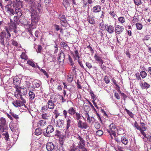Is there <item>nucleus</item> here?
I'll use <instances>...</instances> for the list:
<instances>
[{
	"label": "nucleus",
	"instance_id": "f704fd0d",
	"mask_svg": "<svg viewBox=\"0 0 151 151\" xmlns=\"http://www.w3.org/2000/svg\"><path fill=\"white\" fill-rule=\"evenodd\" d=\"M57 99L58 98L57 96L54 94L52 95L50 97V100L52 101L54 103L56 102Z\"/></svg>",
	"mask_w": 151,
	"mask_h": 151
},
{
	"label": "nucleus",
	"instance_id": "338daca9",
	"mask_svg": "<svg viewBox=\"0 0 151 151\" xmlns=\"http://www.w3.org/2000/svg\"><path fill=\"white\" fill-rule=\"evenodd\" d=\"M86 66L89 69H91L92 68V65L91 63L88 62H86Z\"/></svg>",
	"mask_w": 151,
	"mask_h": 151
},
{
	"label": "nucleus",
	"instance_id": "603ef678",
	"mask_svg": "<svg viewBox=\"0 0 151 151\" xmlns=\"http://www.w3.org/2000/svg\"><path fill=\"white\" fill-rule=\"evenodd\" d=\"M20 57L22 59L25 60H27L28 58L27 56L26 55L25 53L24 52H22Z\"/></svg>",
	"mask_w": 151,
	"mask_h": 151
},
{
	"label": "nucleus",
	"instance_id": "09e8293b",
	"mask_svg": "<svg viewBox=\"0 0 151 151\" xmlns=\"http://www.w3.org/2000/svg\"><path fill=\"white\" fill-rule=\"evenodd\" d=\"M27 63L29 65L32 66L33 67H35V65L33 61L31 60H29L27 62Z\"/></svg>",
	"mask_w": 151,
	"mask_h": 151
},
{
	"label": "nucleus",
	"instance_id": "0eeeda50",
	"mask_svg": "<svg viewBox=\"0 0 151 151\" xmlns=\"http://www.w3.org/2000/svg\"><path fill=\"white\" fill-rule=\"evenodd\" d=\"M56 147V146L51 142H48L46 144V148L47 150L48 151H52L55 150Z\"/></svg>",
	"mask_w": 151,
	"mask_h": 151
},
{
	"label": "nucleus",
	"instance_id": "774afa93",
	"mask_svg": "<svg viewBox=\"0 0 151 151\" xmlns=\"http://www.w3.org/2000/svg\"><path fill=\"white\" fill-rule=\"evenodd\" d=\"M104 80L105 81V83L107 84L109 83L110 82V80L109 78L107 76H105L104 77Z\"/></svg>",
	"mask_w": 151,
	"mask_h": 151
},
{
	"label": "nucleus",
	"instance_id": "f3484780",
	"mask_svg": "<svg viewBox=\"0 0 151 151\" xmlns=\"http://www.w3.org/2000/svg\"><path fill=\"white\" fill-rule=\"evenodd\" d=\"M0 36L1 38L10 37L11 34L8 31H6V33L5 31H3L0 33Z\"/></svg>",
	"mask_w": 151,
	"mask_h": 151
},
{
	"label": "nucleus",
	"instance_id": "dca6fc26",
	"mask_svg": "<svg viewBox=\"0 0 151 151\" xmlns=\"http://www.w3.org/2000/svg\"><path fill=\"white\" fill-rule=\"evenodd\" d=\"M18 99H24L22 97V95L20 93V88L16 89V92L14 95Z\"/></svg>",
	"mask_w": 151,
	"mask_h": 151
},
{
	"label": "nucleus",
	"instance_id": "8fccbe9b",
	"mask_svg": "<svg viewBox=\"0 0 151 151\" xmlns=\"http://www.w3.org/2000/svg\"><path fill=\"white\" fill-rule=\"evenodd\" d=\"M20 17H18L17 16H16L14 17V22H15L17 24H19V18Z\"/></svg>",
	"mask_w": 151,
	"mask_h": 151
},
{
	"label": "nucleus",
	"instance_id": "c85d7f7f",
	"mask_svg": "<svg viewBox=\"0 0 151 151\" xmlns=\"http://www.w3.org/2000/svg\"><path fill=\"white\" fill-rule=\"evenodd\" d=\"M58 19L60 20V21H62L64 22V21H67L65 15L62 14H59Z\"/></svg>",
	"mask_w": 151,
	"mask_h": 151
},
{
	"label": "nucleus",
	"instance_id": "680f3d73",
	"mask_svg": "<svg viewBox=\"0 0 151 151\" xmlns=\"http://www.w3.org/2000/svg\"><path fill=\"white\" fill-rule=\"evenodd\" d=\"M88 2H84L83 3V8H85V9L84 10V12L86 11V7L88 5Z\"/></svg>",
	"mask_w": 151,
	"mask_h": 151
},
{
	"label": "nucleus",
	"instance_id": "bf43d9fd",
	"mask_svg": "<svg viewBox=\"0 0 151 151\" xmlns=\"http://www.w3.org/2000/svg\"><path fill=\"white\" fill-rule=\"evenodd\" d=\"M61 47H63L64 49H66L68 47V45L67 43L64 42H62L61 43Z\"/></svg>",
	"mask_w": 151,
	"mask_h": 151
},
{
	"label": "nucleus",
	"instance_id": "2f4dec72",
	"mask_svg": "<svg viewBox=\"0 0 151 151\" xmlns=\"http://www.w3.org/2000/svg\"><path fill=\"white\" fill-rule=\"evenodd\" d=\"M42 132V129L40 128H38L35 129V135L38 136L41 134Z\"/></svg>",
	"mask_w": 151,
	"mask_h": 151
},
{
	"label": "nucleus",
	"instance_id": "5701e85b",
	"mask_svg": "<svg viewBox=\"0 0 151 151\" xmlns=\"http://www.w3.org/2000/svg\"><path fill=\"white\" fill-rule=\"evenodd\" d=\"M47 123L46 121L41 120L38 122L37 123V125L38 127H42L46 125Z\"/></svg>",
	"mask_w": 151,
	"mask_h": 151
},
{
	"label": "nucleus",
	"instance_id": "4d7b16f0",
	"mask_svg": "<svg viewBox=\"0 0 151 151\" xmlns=\"http://www.w3.org/2000/svg\"><path fill=\"white\" fill-rule=\"evenodd\" d=\"M118 21L121 23H123L125 22V19L123 17H121L118 18Z\"/></svg>",
	"mask_w": 151,
	"mask_h": 151
},
{
	"label": "nucleus",
	"instance_id": "a18cd8bd",
	"mask_svg": "<svg viewBox=\"0 0 151 151\" xmlns=\"http://www.w3.org/2000/svg\"><path fill=\"white\" fill-rule=\"evenodd\" d=\"M125 110L126 111L127 113L129 115V116L131 118H133L134 115L132 113V112L130 111L129 110H128L127 109H125Z\"/></svg>",
	"mask_w": 151,
	"mask_h": 151
},
{
	"label": "nucleus",
	"instance_id": "20e7f679",
	"mask_svg": "<svg viewBox=\"0 0 151 151\" xmlns=\"http://www.w3.org/2000/svg\"><path fill=\"white\" fill-rule=\"evenodd\" d=\"M17 99L16 101L12 102V104L16 107H21L24 105L26 103V101L24 99Z\"/></svg>",
	"mask_w": 151,
	"mask_h": 151
},
{
	"label": "nucleus",
	"instance_id": "c756f323",
	"mask_svg": "<svg viewBox=\"0 0 151 151\" xmlns=\"http://www.w3.org/2000/svg\"><path fill=\"white\" fill-rule=\"evenodd\" d=\"M94 58L96 61H98L99 63H101L102 64L103 63V60H102L101 58L100 57L97 56L96 54H95Z\"/></svg>",
	"mask_w": 151,
	"mask_h": 151
},
{
	"label": "nucleus",
	"instance_id": "cd10ccee",
	"mask_svg": "<svg viewBox=\"0 0 151 151\" xmlns=\"http://www.w3.org/2000/svg\"><path fill=\"white\" fill-rule=\"evenodd\" d=\"M87 21L91 24H94L95 23L94 18L93 17H91L89 15L88 16Z\"/></svg>",
	"mask_w": 151,
	"mask_h": 151
},
{
	"label": "nucleus",
	"instance_id": "052dcab7",
	"mask_svg": "<svg viewBox=\"0 0 151 151\" xmlns=\"http://www.w3.org/2000/svg\"><path fill=\"white\" fill-rule=\"evenodd\" d=\"M61 25L63 27H66L68 24L67 21H64V22L62 21H60Z\"/></svg>",
	"mask_w": 151,
	"mask_h": 151
},
{
	"label": "nucleus",
	"instance_id": "a878e982",
	"mask_svg": "<svg viewBox=\"0 0 151 151\" xmlns=\"http://www.w3.org/2000/svg\"><path fill=\"white\" fill-rule=\"evenodd\" d=\"M68 112L70 115H73L76 113V109L73 107H71L68 110Z\"/></svg>",
	"mask_w": 151,
	"mask_h": 151
},
{
	"label": "nucleus",
	"instance_id": "f03ea898",
	"mask_svg": "<svg viewBox=\"0 0 151 151\" xmlns=\"http://www.w3.org/2000/svg\"><path fill=\"white\" fill-rule=\"evenodd\" d=\"M19 25L23 26L25 28L27 29L29 32L31 37H32L33 35L32 33V29L30 24L29 21L24 18H21L20 19Z\"/></svg>",
	"mask_w": 151,
	"mask_h": 151
},
{
	"label": "nucleus",
	"instance_id": "0e129e2a",
	"mask_svg": "<svg viewBox=\"0 0 151 151\" xmlns=\"http://www.w3.org/2000/svg\"><path fill=\"white\" fill-rule=\"evenodd\" d=\"M11 41L12 44L13 46L16 47H17L18 46V44L16 41L14 40L13 39H12Z\"/></svg>",
	"mask_w": 151,
	"mask_h": 151
},
{
	"label": "nucleus",
	"instance_id": "ddd939ff",
	"mask_svg": "<svg viewBox=\"0 0 151 151\" xmlns=\"http://www.w3.org/2000/svg\"><path fill=\"white\" fill-rule=\"evenodd\" d=\"M11 5H7L5 6V10L10 15H14V10L11 8Z\"/></svg>",
	"mask_w": 151,
	"mask_h": 151
},
{
	"label": "nucleus",
	"instance_id": "a211bd4d",
	"mask_svg": "<svg viewBox=\"0 0 151 151\" xmlns=\"http://www.w3.org/2000/svg\"><path fill=\"white\" fill-rule=\"evenodd\" d=\"M139 85L142 89H147L150 87V85L146 82L139 83Z\"/></svg>",
	"mask_w": 151,
	"mask_h": 151
},
{
	"label": "nucleus",
	"instance_id": "7c9ffc66",
	"mask_svg": "<svg viewBox=\"0 0 151 151\" xmlns=\"http://www.w3.org/2000/svg\"><path fill=\"white\" fill-rule=\"evenodd\" d=\"M75 114V116L74 117V118L78 122L80 120V119H81L82 114L78 112H76Z\"/></svg>",
	"mask_w": 151,
	"mask_h": 151
},
{
	"label": "nucleus",
	"instance_id": "e2e57ef3",
	"mask_svg": "<svg viewBox=\"0 0 151 151\" xmlns=\"http://www.w3.org/2000/svg\"><path fill=\"white\" fill-rule=\"evenodd\" d=\"M11 114L12 116L14 118L16 119H19L18 115L16 114L15 113L13 112L11 113Z\"/></svg>",
	"mask_w": 151,
	"mask_h": 151
},
{
	"label": "nucleus",
	"instance_id": "37998d69",
	"mask_svg": "<svg viewBox=\"0 0 151 151\" xmlns=\"http://www.w3.org/2000/svg\"><path fill=\"white\" fill-rule=\"evenodd\" d=\"M46 35L47 36H49V37H54V33L52 31H49L47 32L46 33Z\"/></svg>",
	"mask_w": 151,
	"mask_h": 151
},
{
	"label": "nucleus",
	"instance_id": "4468645a",
	"mask_svg": "<svg viewBox=\"0 0 151 151\" xmlns=\"http://www.w3.org/2000/svg\"><path fill=\"white\" fill-rule=\"evenodd\" d=\"M77 138L79 140L80 142L78 144L79 148H82L85 146V141L80 136L78 135Z\"/></svg>",
	"mask_w": 151,
	"mask_h": 151
},
{
	"label": "nucleus",
	"instance_id": "f257e3e1",
	"mask_svg": "<svg viewBox=\"0 0 151 151\" xmlns=\"http://www.w3.org/2000/svg\"><path fill=\"white\" fill-rule=\"evenodd\" d=\"M30 12L31 14V22H30L32 30L35 28L37 24L40 19L39 13H41L42 11L40 4L37 3L35 7H32Z\"/></svg>",
	"mask_w": 151,
	"mask_h": 151
},
{
	"label": "nucleus",
	"instance_id": "58836bf2",
	"mask_svg": "<svg viewBox=\"0 0 151 151\" xmlns=\"http://www.w3.org/2000/svg\"><path fill=\"white\" fill-rule=\"evenodd\" d=\"M48 109V108L47 106H44L42 107L40 112L42 113H45L47 111Z\"/></svg>",
	"mask_w": 151,
	"mask_h": 151
},
{
	"label": "nucleus",
	"instance_id": "de8ad7c7",
	"mask_svg": "<svg viewBox=\"0 0 151 151\" xmlns=\"http://www.w3.org/2000/svg\"><path fill=\"white\" fill-rule=\"evenodd\" d=\"M3 135L4 136L5 139L6 141H8L9 140V134L7 132H5V133H4L3 134Z\"/></svg>",
	"mask_w": 151,
	"mask_h": 151
},
{
	"label": "nucleus",
	"instance_id": "13d9d810",
	"mask_svg": "<svg viewBox=\"0 0 151 151\" xmlns=\"http://www.w3.org/2000/svg\"><path fill=\"white\" fill-rule=\"evenodd\" d=\"M103 134V132L101 130H98L96 132V135L98 136L102 135Z\"/></svg>",
	"mask_w": 151,
	"mask_h": 151
},
{
	"label": "nucleus",
	"instance_id": "2eb2a0df",
	"mask_svg": "<svg viewBox=\"0 0 151 151\" xmlns=\"http://www.w3.org/2000/svg\"><path fill=\"white\" fill-rule=\"evenodd\" d=\"M54 103L50 99L47 101L46 106L48 109L53 110L55 106Z\"/></svg>",
	"mask_w": 151,
	"mask_h": 151
},
{
	"label": "nucleus",
	"instance_id": "5fc2aeb1",
	"mask_svg": "<svg viewBox=\"0 0 151 151\" xmlns=\"http://www.w3.org/2000/svg\"><path fill=\"white\" fill-rule=\"evenodd\" d=\"M75 56H74V54L73 55V56H74V58L75 59H76V58H78V59H79L80 58V57L79 56V54L78 51L77 50H75Z\"/></svg>",
	"mask_w": 151,
	"mask_h": 151
},
{
	"label": "nucleus",
	"instance_id": "473e14b6",
	"mask_svg": "<svg viewBox=\"0 0 151 151\" xmlns=\"http://www.w3.org/2000/svg\"><path fill=\"white\" fill-rule=\"evenodd\" d=\"M65 59V55L63 53H61L60 54V56L59 58V61L61 62L64 60Z\"/></svg>",
	"mask_w": 151,
	"mask_h": 151
},
{
	"label": "nucleus",
	"instance_id": "49530a36",
	"mask_svg": "<svg viewBox=\"0 0 151 151\" xmlns=\"http://www.w3.org/2000/svg\"><path fill=\"white\" fill-rule=\"evenodd\" d=\"M140 124L141 125V128L144 130H146L147 127L145 126V123L142 122H141V121H140Z\"/></svg>",
	"mask_w": 151,
	"mask_h": 151
},
{
	"label": "nucleus",
	"instance_id": "e433bc0d",
	"mask_svg": "<svg viewBox=\"0 0 151 151\" xmlns=\"http://www.w3.org/2000/svg\"><path fill=\"white\" fill-rule=\"evenodd\" d=\"M0 124L4 127L6 124V121L5 119L3 117H1L0 119Z\"/></svg>",
	"mask_w": 151,
	"mask_h": 151
},
{
	"label": "nucleus",
	"instance_id": "6e6552de",
	"mask_svg": "<svg viewBox=\"0 0 151 151\" xmlns=\"http://www.w3.org/2000/svg\"><path fill=\"white\" fill-rule=\"evenodd\" d=\"M21 80L19 78L15 77L13 78V84L14 85V87L16 89L20 88Z\"/></svg>",
	"mask_w": 151,
	"mask_h": 151
},
{
	"label": "nucleus",
	"instance_id": "6e6d98bb",
	"mask_svg": "<svg viewBox=\"0 0 151 151\" xmlns=\"http://www.w3.org/2000/svg\"><path fill=\"white\" fill-rule=\"evenodd\" d=\"M30 85L31 83H30V82L27 81H25L24 85L29 90V89L30 87Z\"/></svg>",
	"mask_w": 151,
	"mask_h": 151
},
{
	"label": "nucleus",
	"instance_id": "864d4df0",
	"mask_svg": "<svg viewBox=\"0 0 151 151\" xmlns=\"http://www.w3.org/2000/svg\"><path fill=\"white\" fill-rule=\"evenodd\" d=\"M137 28V29L140 30L142 28V24L140 23H137L136 24Z\"/></svg>",
	"mask_w": 151,
	"mask_h": 151
},
{
	"label": "nucleus",
	"instance_id": "c03bdc74",
	"mask_svg": "<svg viewBox=\"0 0 151 151\" xmlns=\"http://www.w3.org/2000/svg\"><path fill=\"white\" fill-rule=\"evenodd\" d=\"M53 113L55 115V119H57L60 114L57 110H55L53 112Z\"/></svg>",
	"mask_w": 151,
	"mask_h": 151
},
{
	"label": "nucleus",
	"instance_id": "b1692460",
	"mask_svg": "<svg viewBox=\"0 0 151 151\" xmlns=\"http://www.w3.org/2000/svg\"><path fill=\"white\" fill-rule=\"evenodd\" d=\"M107 23L104 24V22L102 20V22L99 24V26L100 29L102 31L105 30Z\"/></svg>",
	"mask_w": 151,
	"mask_h": 151
},
{
	"label": "nucleus",
	"instance_id": "69168bd1",
	"mask_svg": "<svg viewBox=\"0 0 151 151\" xmlns=\"http://www.w3.org/2000/svg\"><path fill=\"white\" fill-rule=\"evenodd\" d=\"M94 127L96 129H100L101 127V125L98 122H95L94 125Z\"/></svg>",
	"mask_w": 151,
	"mask_h": 151
},
{
	"label": "nucleus",
	"instance_id": "3c124183",
	"mask_svg": "<svg viewBox=\"0 0 151 151\" xmlns=\"http://www.w3.org/2000/svg\"><path fill=\"white\" fill-rule=\"evenodd\" d=\"M87 120L89 123H91V122H94L95 121V119L93 117L91 116L87 118Z\"/></svg>",
	"mask_w": 151,
	"mask_h": 151
},
{
	"label": "nucleus",
	"instance_id": "423d86ee",
	"mask_svg": "<svg viewBox=\"0 0 151 151\" xmlns=\"http://www.w3.org/2000/svg\"><path fill=\"white\" fill-rule=\"evenodd\" d=\"M13 7L15 8V9L21 10V8L22 7V2L19 0H16L12 3Z\"/></svg>",
	"mask_w": 151,
	"mask_h": 151
},
{
	"label": "nucleus",
	"instance_id": "c9c22d12",
	"mask_svg": "<svg viewBox=\"0 0 151 151\" xmlns=\"http://www.w3.org/2000/svg\"><path fill=\"white\" fill-rule=\"evenodd\" d=\"M54 28L55 30L58 31L60 30V32L61 33H63V29L62 28H60V26L58 25H57L56 24H55L54 25Z\"/></svg>",
	"mask_w": 151,
	"mask_h": 151
},
{
	"label": "nucleus",
	"instance_id": "f8f14e48",
	"mask_svg": "<svg viewBox=\"0 0 151 151\" xmlns=\"http://www.w3.org/2000/svg\"><path fill=\"white\" fill-rule=\"evenodd\" d=\"M115 32L116 37L117 38V34H120L121 33L124 29V27L122 26H119V25H117L114 28Z\"/></svg>",
	"mask_w": 151,
	"mask_h": 151
},
{
	"label": "nucleus",
	"instance_id": "393cba45",
	"mask_svg": "<svg viewBox=\"0 0 151 151\" xmlns=\"http://www.w3.org/2000/svg\"><path fill=\"white\" fill-rule=\"evenodd\" d=\"M121 141L125 145H127L129 142L128 139L124 136H122L121 137Z\"/></svg>",
	"mask_w": 151,
	"mask_h": 151
},
{
	"label": "nucleus",
	"instance_id": "6ab92c4d",
	"mask_svg": "<svg viewBox=\"0 0 151 151\" xmlns=\"http://www.w3.org/2000/svg\"><path fill=\"white\" fill-rule=\"evenodd\" d=\"M70 118H69L68 117L67 119H66V129L67 130L70 127H71V124L72 123V121Z\"/></svg>",
	"mask_w": 151,
	"mask_h": 151
},
{
	"label": "nucleus",
	"instance_id": "4be33fe9",
	"mask_svg": "<svg viewBox=\"0 0 151 151\" xmlns=\"http://www.w3.org/2000/svg\"><path fill=\"white\" fill-rule=\"evenodd\" d=\"M10 25L12 26L13 28L14 29V32L15 33H16L17 31L16 29L17 28V25L16 23L13 21L12 19H10Z\"/></svg>",
	"mask_w": 151,
	"mask_h": 151
},
{
	"label": "nucleus",
	"instance_id": "a19ab883",
	"mask_svg": "<svg viewBox=\"0 0 151 151\" xmlns=\"http://www.w3.org/2000/svg\"><path fill=\"white\" fill-rule=\"evenodd\" d=\"M90 93L91 98L93 99L92 100H96L97 97H96V95L94 94L93 91L92 90H90Z\"/></svg>",
	"mask_w": 151,
	"mask_h": 151
},
{
	"label": "nucleus",
	"instance_id": "9b49d317",
	"mask_svg": "<svg viewBox=\"0 0 151 151\" xmlns=\"http://www.w3.org/2000/svg\"><path fill=\"white\" fill-rule=\"evenodd\" d=\"M35 89V87L34 86H32L30 88V91H29L28 93L29 98L30 99L33 100L35 97V93L32 91H34Z\"/></svg>",
	"mask_w": 151,
	"mask_h": 151
},
{
	"label": "nucleus",
	"instance_id": "4c0bfd02",
	"mask_svg": "<svg viewBox=\"0 0 151 151\" xmlns=\"http://www.w3.org/2000/svg\"><path fill=\"white\" fill-rule=\"evenodd\" d=\"M140 75L142 78L143 79L146 77L147 75V73L145 71H142L140 72Z\"/></svg>",
	"mask_w": 151,
	"mask_h": 151
},
{
	"label": "nucleus",
	"instance_id": "72a5a7b5",
	"mask_svg": "<svg viewBox=\"0 0 151 151\" xmlns=\"http://www.w3.org/2000/svg\"><path fill=\"white\" fill-rule=\"evenodd\" d=\"M20 93L22 94V95H25L27 93V91L26 88H22L20 87Z\"/></svg>",
	"mask_w": 151,
	"mask_h": 151
},
{
	"label": "nucleus",
	"instance_id": "bb28decb",
	"mask_svg": "<svg viewBox=\"0 0 151 151\" xmlns=\"http://www.w3.org/2000/svg\"><path fill=\"white\" fill-rule=\"evenodd\" d=\"M50 116L49 113H43L41 115V117L43 119L48 120Z\"/></svg>",
	"mask_w": 151,
	"mask_h": 151
},
{
	"label": "nucleus",
	"instance_id": "39448f33",
	"mask_svg": "<svg viewBox=\"0 0 151 151\" xmlns=\"http://www.w3.org/2000/svg\"><path fill=\"white\" fill-rule=\"evenodd\" d=\"M54 130V129L53 126L49 125L46 128V133H43V135L45 137H49L50 136L48 134L53 132Z\"/></svg>",
	"mask_w": 151,
	"mask_h": 151
},
{
	"label": "nucleus",
	"instance_id": "ea45409f",
	"mask_svg": "<svg viewBox=\"0 0 151 151\" xmlns=\"http://www.w3.org/2000/svg\"><path fill=\"white\" fill-rule=\"evenodd\" d=\"M21 10L15 9V12H16V14L17 15V16L19 17H20L22 15V13Z\"/></svg>",
	"mask_w": 151,
	"mask_h": 151
},
{
	"label": "nucleus",
	"instance_id": "79ce46f5",
	"mask_svg": "<svg viewBox=\"0 0 151 151\" xmlns=\"http://www.w3.org/2000/svg\"><path fill=\"white\" fill-rule=\"evenodd\" d=\"M67 79L69 82H71L73 79V76L71 75H68L67 76Z\"/></svg>",
	"mask_w": 151,
	"mask_h": 151
},
{
	"label": "nucleus",
	"instance_id": "412c9836",
	"mask_svg": "<svg viewBox=\"0 0 151 151\" xmlns=\"http://www.w3.org/2000/svg\"><path fill=\"white\" fill-rule=\"evenodd\" d=\"M101 10V6L98 5L93 7L92 10L94 13H98L100 12Z\"/></svg>",
	"mask_w": 151,
	"mask_h": 151
},
{
	"label": "nucleus",
	"instance_id": "9d476101",
	"mask_svg": "<svg viewBox=\"0 0 151 151\" xmlns=\"http://www.w3.org/2000/svg\"><path fill=\"white\" fill-rule=\"evenodd\" d=\"M105 30L110 34H112L115 32L114 27V26L112 25H109L108 24H107Z\"/></svg>",
	"mask_w": 151,
	"mask_h": 151
},
{
	"label": "nucleus",
	"instance_id": "aec40b11",
	"mask_svg": "<svg viewBox=\"0 0 151 151\" xmlns=\"http://www.w3.org/2000/svg\"><path fill=\"white\" fill-rule=\"evenodd\" d=\"M64 120L61 119H59L57 120L56 123V126L59 128L62 127L64 125Z\"/></svg>",
	"mask_w": 151,
	"mask_h": 151
},
{
	"label": "nucleus",
	"instance_id": "7ed1b4c3",
	"mask_svg": "<svg viewBox=\"0 0 151 151\" xmlns=\"http://www.w3.org/2000/svg\"><path fill=\"white\" fill-rule=\"evenodd\" d=\"M109 129H107L106 131L111 136L113 135L114 137L116 136V131L117 128L115 125L113 123H111L109 125Z\"/></svg>",
	"mask_w": 151,
	"mask_h": 151
},
{
	"label": "nucleus",
	"instance_id": "1a4fd4ad",
	"mask_svg": "<svg viewBox=\"0 0 151 151\" xmlns=\"http://www.w3.org/2000/svg\"><path fill=\"white\" fill-rule=\"evenodd\" d=\"M77 126L79 128L81 129H86L88 127V125L86 122H83L81 120H79L78 121Z\"/></svg>",
	"mask_w": 151,
	"mask_h": 151
}]
</instances>
